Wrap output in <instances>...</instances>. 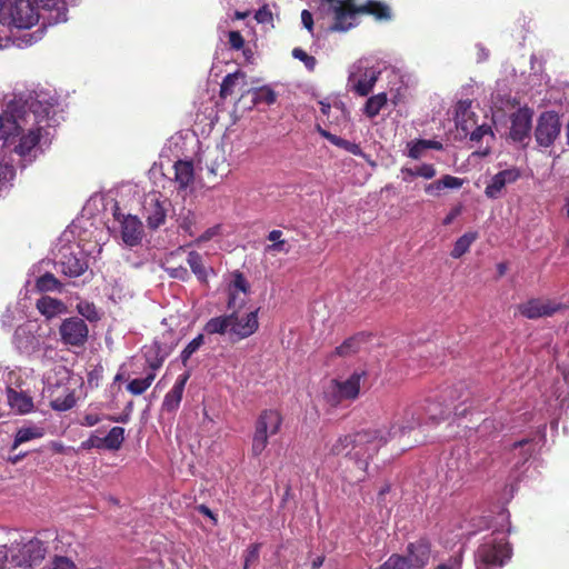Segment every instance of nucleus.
Returning <instances> with one entry per match:
<instances>
[{
    "instance_id": "1",
    "label": "nucleus",
    "mask_w": 569,
    "mask_h": 569,
    "mask_svg": "<svg viewBox=\"0 0 569 569\" xmlns=\"http://www.w3.org/2000/svg\"><path fill=\"white\" fill-rule=\"evenodd\" d=\"M57 100L43 94H30L9 106L10 117L0 116V141L20 136V142H51L57 138Z\"/></svg>"
},
{
    "instance_id": "2",
    "label": "nucleus",
    "mask_w": 569,
    "mask_h": 569,
    "mask_svg": "<svg viewBox=\"0 0 569 569\" xmlns=\"http://www.w3.org/2000/svg\"><path fill=\"white\" fill-rule=\"evenodd\" d=\"M16 0L10 3L6 16L0 18L3 24H12L19 29H29L39 19L46 24H57L67 21L68 4L64 0Z\"/></svg>"
},
{
    "instance_id": "3",
    "label": "nucleus",
    "mask_w": 569,
    "mask_h": 569,
    "mask_svg": "<svg viewBox=\"0 0 569 569\" xmlns=\"http://www.w3.org/2000/svg\"><path fill=\"white\" fill-rule=\"evenodd\" d=\"M319 13L333 14L335 22L330 27L332 31H348L355 26L357 14H372L378 20H391L392 13L389 6L377 0H368L359 9L346 11L342 0H321L318 7Z\"/></svg>"
},
{
    "instance_id": "4",
    "label": "nucleus",
    "mask_w": 569,
    "mask_h": 569,
    "mask_svg": "<svg viewBox=\"0 0 569 569\" xmlns=\"http://www.w3.org/2000/svg\"><path fill=\"white\" fill-rule=\"evenodd\" d=\"M472 408V398L469 387L465 382L443 388L438 401H429L426 412L433 421L443 420L451 412L457 417H466Z\"/></svg>"
},
{
    "instance_id": "5",
    "label": "nucleus",
    "mask_w": 569,
    "mask_h": 569,
    "mask_svg": "<svg viewBox=\"0 0 569 569\" xmlns=\"http://www.w3.org/2000/svg\"><path fill=\"white\" fill-rule=\"evenodd\" d=\"M472 101L470 99L459 100L455 107L456 131L453 140L470 139L471 142H479L486 136L495 138L490 126L478 124L476 113L471 110Z\"/></svg>"
},
{
    "instance_id": "6",
    "label": "nucleus",
    "mask_w": 569,
    "mask_h": 569,
    "mask_svg": "<svg viewBox=\"0 0 569 569\" xmlns=\"http://www.w3.org/2000/svg\"><path fill=\"white\" fill-rule=\"evenodd\" d=\"M351 442L350 460L355 461L362 473H366L369 460L388 442V438L380 430H363L352 433ZM365 475L357 479L361 481Z\"/></svg>"
},
{
    "instance_id": "7",
    "label": "nucleus",
    "mask_w": 569,
    "mask_h": 569,
    "mask_svg": "<svg viewBox=\"0 0 569 569\" xmlns=\"http://www.w3.org/2000/svg\"><path fill=\"white\" fill-rule=\"evenodd\" d=\"M512 557V548L503 533H492L477 548L478 569L503 567Z\"/></svg>"
},
{
    "instance_id": "8",
    "label": "nucleus",
    "mask_w": 569,
    "mask_h": 569,
    "mask_svg": "<svg viewBox=\"0 0 569 569\" xmlns=\"http://www.w3.org/2000/svg\"><path fill=\"white\" fill-rule=\"evenodd\" d=\"M226 147L227 144L199 146L198 163L200 169L207 170V178L212 182L209 188H214L230 172Z\"/></svg>"
},
{
    "instance_id": "9",
    "label": "nucleus",
    "mask_w": 569,
    "mask_h": 569,
    "mask_svg": "<svg viewBox=\"0 0 569 569\" xmlns=\"http://www.w3.org/2000/svg\"><path fill=\"white\" fill-rule=\"evenodd\" d=\"M283 422L282 415L276 409H264L254 422L252 435L251 456L258 458L266 450L269 437L279 433Z\"/></svg>"
},
{
    "instance_id": "10",
    "label": "nucleus",
    "mask_w": 569,
    "mask_h": 569,
    "mask_svg": "<svg viewBox=\"0 0 569 569\" xmlns=\"http://www.w3.org/2000/svg\"><path fill=\"white\" fill-rule=\"evenodd\" d=\"M10 565L14 568L34 569L46 558L47 546L39 538L14 542L9 547Z\"/></svg>"
},
{
    "instance_id": "11",
    "label": "nucleus",
    "mask_w": 569,
    "mask_h": 569,
    "mask_svg": "<svg viewBox=\"0 0 569 569\" xmlns=\"http://www.w3.org/2000/svg\"><path fill=\"white\" fill-rule=\"evenodd\" d=\"M365 372H353L345 381L332 379L323 390V399L330 407H338L342 401H353L360 392Z\"/></svg>"
},
{
    "instance_id": "12",
    "label": "nucleus",
    "mask_w": 569,
    "mask_h": 569,
    "mask_svg": "<svg viewBox=\"0 0 569 569\" xmlns=\"http://www.w3.org/2000/svg\"><path fill=\"white\" fill-rule=\"evenodd\" d=\"M380 76V70L360 60L351 68L348 86L361 97L368 96Z\"/></svg>"
},
{
    "instance_id": "13",
    "label": "nucleus",
    "mask_w": 569,
    "mask_h": 569,
    "mask_svg": "<svg viewBox=\"0 0 569 569\" xmlns=\"http://www.w3.org/2000/svg\"><path fill=\"white\" fill-rule=\"evenodd\" d=\"M59 336L64 346L82 348L88 341L89 328L82 318H66L59 326Z\"/></svg>"
},
{
    "instance_id": "14",
    "label": "nucleus",
    "mask_w": 569,
    "mask_h": 569,
    "mask_svg": "<svg viewBox=\"0 0 569 569\" xmlns=\"http://www.w3.org/2000/svg\"><path fill=\"white\" fill-rule=\"evenodd\" d=\"M171 202L160 193L153 192L146 197L143 203V217L149 229L156 230L164 224Z\"/></svg>"
},
{
    "instance_id": "15",
    "label": "nucleus",
    "mask_w": 569,
    "mask_h": 569,
    "mask_svg": "<svg viewBox=\"0 0 569 569\" xmlns=\"http://www.w3.org/2000/svg\"><path fill=\"white\" fill-rule=\"evenodd\" d=\"M567 306L550 299L532 298L520 303L518 310L521 316L527 319H538L542 317H551L556 312L566 309Z\"/></svg>"
},
{
    "instance_id": "16",
    "label": "nucleus",
    "mask_w": 569,
    "mask_h": 569,
    "mask_svg": "<svg viewBox=\"0 0 569 569\" xmlns=\"http://www.w3.org/2000/svg\"><path fill=\"white\" fill-rule=\"evenodd\" d=\"M420 426V416L417 408L408 406L397 413L393 418V422L388 431V440L393 438H401L406 433L415 430Z\"/></svg>"
},
{
    "instance_id": "17",
    "label": "nucleus",
    "mask_w": 569,
    "mask_h": 569,
    "mask_svg": "<svg viewBox=\"0 0 569 569\" xmlns=\"http://www.w3.org/2000/svg\"><path fill=\"white\" fill-rule=\"evenodd\" d=\"M561 131V123L557 112L545 111L538 118L536 128L537 142H553Z\"/></svg>"
},
{
    "instance_id": "18",
    "label": "nucleus",
    "mask_w": 569,
    "mask_h": 569,
    "mask_svg": "<svg viewBox=\"0 0 569 569\" xmlns=\"http://www.w3.org/2000/svg\"><path fill=\"white\" fill-rule=\"evenodd\" d=\"M533 111L529 108H520L510 117V138L513 141H522L531 131Z\"/></svg>"
},
{
    "instance_id": "19",
    "label": "nucleus",
    "mask_w": 569,
    "mask_h": 569,
    "mask_svg": "<svg viewBox=\"0 0 569 569\" xmlns=\"http://www.w3.org/2000/svg\"><path fill=\"white\" fill-rule=\"evenodd\" d=\"M237 310V317L232 319L230 333L238 337V339H246L252 336L259 328L258 311L259 308L249 311L244 317H240V311Z\"/></svg>"
},
{
    "instance_id": "20",
    "label": "nucleus",
    "mask_w": 569,
    "mask_h": 569,
    "mask_svg": "<svg viewBox=\"0 0 569 569\" xmlns=\"http://www.w3.org/2000/svg\"><path fill=\"white\" fill-rule=\"evenodd\" d=\"M520 177L517 169H506L496 173L485 189V194L489 199H497L508 183L516 182Z\"/></svg>"
},
{
    "instance_id": "21",
    "label": "nucleus",
    "mask_w": 569,
    "mask_h": 569,
    "mask_svg": "<svg viewBox=\"0 0 569 569\" xmlns=\"http://www.w3.org/2000/svg\"><path fill=\"white\" fill-rule=\"evenodd\" d=\"M143 227L136 216H127L121 222V237L126 244L134 247L142 240Z\"/></svg>"
},
{
    "instance_id": "22",
    "label": "nucleus",
    "mask_w": 569,
    "mask_h": 569,
    "mask_svg": "<svg viewBox=\"0 0 569 569\" xmlns=\"http://www.w3.org/2000/svg\"><path fill=\"white\" fill-rule=\"evenodd\" d=\"M189 372H184L177 378L171 390L164 396V399L162 401L163 411L174 412L178 410L180 402L182 400L186 383L189 380Z\"/></svg>"
},
{
    "instance_id": "23",
    "label": "nucleus",
    "mask_w": 569,
    "mask_h": 569,
    "mask_svg": "<svg viewBox=\"0 0 569 569\" xmlns=\"http://www.w3.org/2000/svg\"><path fill=\"white\" fill-rule=\"evenodd\" d=\"M250 291V284L244 278V276L236 271L233 273V280L229 286V297H228V309H242L244 307V300L237 301V293H242V296H247Z\"/></svg>"
},
{
    "instance_id": "24",
    "label": "nucleus",
    "mask_w": 569,
    "mask_h": 569,
    "mask_svg": "<svg viewBox=\"0 0 569 569\" xmlns=\"http://www.w3.org/2000/svg\"><path fill=\"white\" fill-rule=\"evenodd\" d=\"M36 308L47 320H51L67 312L66 303L50 296H42L38 299Z\"/></svg>"
},
{
    "instance_id": "25",
    "label": "nucleus",
    "mask_w": 569,
    "mask_h": 569,
    "mask_svg": "<svg viewBox=\"0 0 569 569\" xmlns=\"http://www.w3.org/2000/svg\"><path fill=\"white\" fill-rule=\"evenodd\" d=\"M406 557L409 559L412 569L423 568L430 558L429 545L422 540L409 543L408 556Z\"/></svg>"
},
{
    "instance_id": "26",
    "label": "nucleus",
    "mask_w": 569,
    "mask_h": 569,
    "mask_svg": "<svg viewBox=\"0 0 569 569\" xmlns=\"http://www.w3.org/2000/svg\"><path fill=\"white\" fill-rule=\"evenodd\" d=\"M369 340V335L365 332H358L352 337L347 338L340 346L336 347L332 351V356L336 357H350L360 351L361 346Z\"/></svg>"
},
{
    "instance_id": "27",
    "label": "nucleus",
    "mask_w": 569,
    "mask_h": 569,
    "mask_svg": "<svg viewBox=\"0 0 569 569\" xmlns=\"http://www.w3.org/2000/svg\"><path fill=\"white\" fill-rule=\"evenodd\" d=\"M174 182L179 191L186 190L194 179L193 164L191 161L179 160L174 163Z\"/></svg>"
},
{
    "instance_id": "28",
    "label": "nucleus",
    "mask_w": 569,
    "mask_h": 569,
    "mask_svg": "<svg viewBox=\"0 0 569 569\" xmlns=\"http://www.w3.org/2000/svg\"><path fill=\"white\" fill-rule=\"evenodd\" d=\"M60 264L61 271L72 278L82 276L88 269L87 262L71 252L62 256Z\"/></svg>"
},
{
    "instance_id": "29",
    "label": "nucleus",
    "mask_w": 569,
    "mask_h": 569,
    "mask_svg": "<svg viewBox=\"0 0 569 569\" xmlns=\"http://www.w3.org/2000/svg\"><path fill=\"white\" fill-rule=\"evenodd\" d=\"M7 393L10 407L20 415H26L33 410V400L28 393L16 391L12 388H8Z\"/></svg>"
},
{
    "instance_id": "30",
    "label": "nucleus",
    "mask_w": 569,
    "mask_h": 569,
    "mask_svg": "<svg viewBox=\"0 0 569 569\" xmlns=\"http://www.w3.org/2000/svg\"><path fill=\"white\" fill-rule=\"evenodd\" d=\"M231 313L228 316H220L211 318L206 325H204V331L209 335H223L227 332L228 329L231 328L232 319L237 317V310L238 309H230Z\"/></svg>"
},
{
    "instance_id": "31",
    "label": "nucleus",
    "mask_w": 569,
    "mask_h": 569,
    "mask_svg": "<svg viewBox=\"0 0 569 569\" xmlns=\"http://www.w3.org/2000/svg\"><path fill=\"white\" fill-rule=\"evenodd\" d=\"M168 353L158 341H153L149 347H146L144 357L149 368L152 370L151 372L162 367Z\"/></svg>"
},
{
    "instance_id": "32",
    "label": "nucleus",
    "mask_w": 569,
    "mask_h": 569,
    "mask_svg": "<svg viewBox=\"0 0 569 569\" xmlns=\"http://www.w3.org/2000/svg\"><path fill=\"white\" fill-rule=\"evenodd\" d=\"M44 436V429L38 426L23 427L18 429L14 440L11 447V450H16L20 445L33 440L39 439Z\"/></svg>"
},
{
    "instance_id": "33",
    "label": "nucleus",
    "mask_w": 569,
    "mask_h": 569,
    "mask_svg": "<svg viewBox=\"0 0 569 569\" xmlns=\"http://www.w3.org/2000/svg\"><path fill=\"white\" fill-rule=\"evenodd\" d=\"M187 262L191 271L196 274L200 282H208V273L203 263L202 256L197 251H190L188 253Z\"/></svg>"
},
{
    "instance_id": "34",
    "label": "nucleus",
    "mask_w": 569,
    "mask_h": 569,
    "mask_svg": "<svg viewBox=\"0 0 569 569\" xmlns=\"http://www.w3.org/2000/svg\"><path fill=\"white\" fill-rule=\"evenodd\" d=\"M477 232H466L460 238H458L453 244V249L450 252V256L455 259L462 257L467 253L471 247V244L477 240Z\"/></svg>"
},
{
    "instance_id": "35",
    "label": "nucleus",
    "mask_w": 569,
    "mask_h": 569,
    "mask_svg": "<svg viewBox=\"0 0 569 569\" xmlns=\"http://www.w3.org/2000/svg\"><path fill=\"white\" fill-rule=\"evenodd\" d=\"M103 449L119 450L124 441V428L113 427L108 435L102 438Z\"/></svg>"
},
{
    "instance_id": "36",
    "label": "nucleus",
    "mask_w": 569,
    "mask_h": 569,
    "mask_svg": "<svg viewBox=\"0 0 569 569\" xmlns=\"http://www.w3.org/2000/svg\"><path fill=\"white\" fill-rule=\"evenodd\" d=\"M154 378H156V373L149 372L144 378L132 379L127 385V390L134 396H140L151 386Z\"/></svg>"
},
{
    "instance_id": "37",
    "label": "nucleus",
    "mask_w": 569,
    "mask_h": 569,
    "mask_svg": "<svg viewBox=\"0 0 569 569\" xmlns=\"http://www.w3.org/2000/svg\"><path fill=\"white\" fill-rule=\"evenodd\" d=\"M387 103V94L386 93H379L376 96L370 97L366 104H365V113L372 118L377 116L381 108Z\"/></svg>"
},
{
    "instance_id": "38",
    "label": "nucleus",
    "mask_w": 569,
    "mask_h": 569,
    "mask_svg": "<svg viewBox=\"0 0 569 569\" xmlns=\"http://www.w3.org/2000/svg\"><path fill=\"white\" fill-rule=\"evenodd\" d=\"M351 447V435H346L336 440L330 448V453L333 456H345L350 459Z\"/></svg>"
},
{
    "instance_id": "39",
    "label": "nucleus",
    "mask_w": 569,
    "mask_h": 569,
    "mask_svg": "<svg viewBox=\"0 0 569 569\" xmlns=\"http://www.w3.org/2000/svg\"><path fill=\"white\" fill-rule=\"evenodd\" d=\"M60 281L50 272H46L36 281V288L40 292L54 291L60 288Z\"/></svg>"
},
{
    "instance_id": "40",
    "label": "nucleus",
    "mask_w": 569,
    "mask_h": 569,
    "mask_svg": "<svg viewBox=\"0 0 569 569\" xmlns=\"http://www.w3.org/2000/svg\"><path fill=\"white\" fill-rule=\"evenodd\" d=\"M240 78L243 79L244 73L239 70L233 73L227 74L223 78L222 83L220 86V97L226 99L228 96L232 94L233 88Z\"/></svg>"
},
{
    "instance_id": "41",
    "label": "nucleus",
    "mask_w": 569,
    "mask_h": 569,
    "mask_svg": "<svg viewBox=\"0 0 569 569\" xmlns=\"http://www.w3.org/2000/svg\"><path fill=\"white\" fill-rule=\"evenodd\" d=\"M77 311L90 322H97L100 320L99 311L93 302L80 301L77 305Z\"/></svg>"
},
{
    "instance_id": "42",
    "label": "nucleus",
    "mask_w": 569,
    "mask_h": 569,
    "mask_svg": "<svg viewBox=\"0 0 569 569\" xmlns=\"http://www.w3.org/2000/svg\"><path fill=\"white\" fill-rule=\"evenodd\" d=\"M402 173L408 174L409 177H422L425 179H431L436 176V169L432 164L423 163L416 168H402Z\"/></svg>"
},
{
    "instance_id": "43",
    "label": "nucleus",
    "mask_w": 569,
    "mask_h": 569,
    "mask_svg": "<svg viewBox=\"0 0 569 569\" xmlns=\"http://www.w3.org/2000/svg\"><path fill=\"white\" fill-rule=\"evenodd\" d=\"M379 569H412L406 556L391 555Z\"/></svg>"
},
{
    "instance_id": "44",
    "label": "nucleus",
    "mask_w": 569,
    "mask_h": 569,
    "mask_svg": "<svg viewBox=\"0 0 569 569\" xmlns=\"http://www.w3.org/2000/svg\"><path fill=\"white\" fill-rule=\"evenodd\" d=\"M203 342L204 337L203 335L200 333L186 346V348L181 351L180 355L183 366H187L188 360L203 345Z\"/></svg>"
},
{
    "instance_id": "45",
    "label": "nucleus",
    "mask_w": 569,
    "mask_h": 569,
    "mask_svg": "<svg viewBox=\"0 0 569 569\" xmlns=\"http://www.w3.org/2000/svg\"><path fill=\"white\" fill-rule=\"evenodd\" d=\"M277 94L269 87H262L254 91L253 101L256 103L263 102L266 104H272L276 102Z\"/></svg>"
},
{
    "instance_id": "46",
    "label": "nucleus",
    "mask_w": 569,
    "mask_h": 569,
    "mask_svg": "<svg viewBox=\"0 0 569 569\" xmlns=\"http://www.w3.org/2000/svg\"><path fill=\"white\" fill-rule=\"evenodd\" d=\"M76 405V398L73 393L69 392L64 397H57L51 401L52 409L57 411H67Z\"/></svg>"
},
{
    "instance_id": "47",
    "label": "nucleus",
    "mask_w": 569,
    "mask_h": 569,
    "mask_svg": "<svg viewBox=\"0 0 569 569\" xmlns=\"http://www.w3.org/2000/svg\"><path fill=\"white\" fill-rule=\"evenodd\" d=\"M292 57L303 62L305 67L309 71H313L317 64V60L315 57L309 56L305 50L301 48H295L292 50Z\"/></svg>"
},
{
    "instance_id": "48",
    "label": "nucleus",
    "mask_w": 569,
    "mask_h": 569,
    "mask_svg": "<svg viewBox=\"0 0 569 569\" xmlns=\"http://www.w3.org/2000/svg\"><path fill=\"white\" fill-rule=\"evenodd\" d=\"M50 569H78L76 563L64 556H54Z\"/></svg>"
},
{
    "instance_id": "49",
    "label": "nucleus",
    "mask_w": 569,
    "mask_h": 569,
    "mask_svg": "<svg viewBox=\"0 0 569 569\" xmlns=\"http://www.w3.org/2000/svg\"><path fill=\"white\" fill-rule=\"evenodd\" d=\"M443 144H412L409 149L408 156L412 159H419L425 149L441 150Z\"/></svg>"
},
{
    "instance_id": "50",
    "label": "nucleus",
    "mask_w": 569,
    "mask_h": 569,
    "mask_svg": "<svg viewBox=\"0 0 569 569\" xmlns=\"http://www.w3.org/2000/svg\"><path fill=\"white\" fill-rule=\"evenodd\" d=\"M439 181L443 189L445 188L458 189L463 184L462 179H460L458 177L450 176V174L443 176L441 179H439Z\"/></svg>"
},
{
    "instance_id": "51",
    "label": "nucleus",
    "mask_w": 569,
    "mask_h": 569,
    "mask_svg": "<svg viewBox=\"0 0 569 569\" xmlns=\"http://www.w3.org/2000/svg\"><path fill=\"white\" fill-rule=\"evenodd\" d=\"M80 448L83 450H90L92 448L102 449L103 441L102 438L91 435L87 440L82 441Z\"/></svg>"
},
{
    "instance_id": "52",
    "label": "nucleus",
    "mask_w": 569,
    "mask_h": 569,
    "mask_svg": "<svg viewBox=\"0 0 569 569\" xmlns=\"http://www.w3.org/2000/svg\"><path fill=\"white\" fill-rule=\"evenodd\" d=\"M229 44L232 49L239 50L243 47L244 40L239 31H230L228 34Z\"/></svg>"
},
{
    "instance_id": "53",
    "label": "nucleus",
    "mask_w": 569,
    "mask_h": 569,
    "mask_svg": "<svg viewBox=\"0 0 569 569\" xmlns=\"http://www.w3.org/2000/svg\"><path fill=\"white\" fill-rule=\"evenodd\" d=\"M254 18L259 23H269L272 21V13L268 6H263L256 12Z\"/></svg>"
},
{
    "instance_id": "54",
    "label": "nucleus",
    "mask_w": 569,
    "mask_h": 569,
    "mask_svg": "<svg viewBox=\"0 0 569 569\" xmlns=\"http://www.w3.org/2000/svg\"><path fill=\"white\" fill-rule=\"evenodd\" d=\"M102 420L101 416L98 413L89 412L86 413L80 420V425L84 427H93L98 425Z\"/></svg>"
},
{
    "instance_id": "55",
    "label": "nucleus",
    "mask_w": 569,
    "mask_h": 569,
    "mask_svg": "<svg viewBox=\"0 0 569 569\" xmlns=\"http://www.w3.org/2000/svg\"><path fill=\"white\" fill-rule=\"evenodd\" d=\"M259 559V545H252L246 556L244 567L243 569H248L251 562H254Z\"/></svg>"
},
{
    "instance_id": "56",
    "label": "nucleus",
    "mask_w": 569,
    "mask_h": 569,
    "mask_svg": "<svg viewBox=\"0 0 569 569\" xmlns=\"http://www.w3.org/2000/svg\"><path fill=\"white\" fill-rule=\"evenodd\" d=\"M286 246H287V241L283 239L281 241L268 244L266 247V251H268V252H283V253H288L289 252V248H287Z\"/></svg>"
},
{
    "instance_id": "57",
    "label": "nucleus",
    "mask_w": 569,
    "mask_h": 569,
    "mask_svg": "<svg viewBox=\"0 0 569 569\" xmlns=\"http://www.w3.org/2000/svg\"><path fill=\"white\" fill-rule=\"evenodd\" d=\"M169 273L172 278L181 281H187L189 279V272L184 267L172 268L169 270Z\"/></svg>"
},
{
    "instance_id": "58",
    "label": "nucleus",
    "mask_w": 569,
    "mask_h": 569,
    "mask_svg": "<svg viewBox=\"0 0 569 569\" xmlns=\"http://www.w3.org/2000/svg\"><path fill=\"white\" fill-rule=\"evenodd\" d=\"M462 212V206L461 204H458L456 206L455 208H452L450 210V212L446 216V218L443 219L442 223L445 226H449L452 223V221L458 217L460 216Z\"/></svg>"
},
{
    "instance_id": "59",
    "label": "nucleus",
    "mask_w": 569,
    "mask_h": 569,
    "mask_svg": "<svg viewBox=\"0 0 569 569\" xmlns=\"http://www.w3.org/2000/svg\"><path fill=\"white\" fill-rule=\"evenodd\" d=\"M8 562L10 563V550L2 545L0 546V569H6Z\"/></svg>"
},
{
    "instance_id": "60",
    "label": "nucleus",
    "mask_w": 569,
    "mask_h": 569,
    "mask_svg": "<svg viewBox=\"0 0 569 569\" xmlns=\"http://www.w3.org/2000/svg\"><path fill=\"white\" fill-rule=\"evenodd\" d=\"M301 22H302L303 27L308 31H312V29H313V18H312V14H311L310 11L302 10V12H301Z\"/></svg>"
},
{
    "instance_id": "61",
    "label": "nucleus",
    "mask_w": 569,
    "mask_h": 569,
    "mask_svg": "<svg viewBox=\"0 0 569 569\" xmlns=\"http://www.w3.org/2000/svg\"><path fill=\"white\" fill-rule=\"evenodd\" d=\"M443 188L441 187L440 184V181L437 180L432 183H429L426 186L425 188V191L428 193V194H432V196H438L439 192L442 190Z\"/></svg>"
},
{
    "instance_id": "62",
    "label": "nucleus",
    "mask_w": 569,
    "mask_h": 569,
    "mask_svg": "<svg viewBox=\"0 0 569 569\" xmlns=\"http://www.w3.org/2000/svg\"><path fill=\"white\" fill-rule=\"evenodd\" d=\"M218 232V227L207 229L198 239V242H206L213 238Z\"/></svg>"
},
{
    "instance_id": "63",
    "label": "nucleus",
    "mask_w": 569,
    "mask_h": 569,
    "mask_svg": "<svg viewBox=\"0 0 569 569\" xmlns=\"http://www.w3.org/2000/svg\"><path fill=\"white\" fill-rule=\"evenodd\" d=\"M37 144H14L13 152H16L19 156H24L26 153L30 152L32 147H36Z\"/></svg>"
},
{
    "instance_id": "64",
    "label": "nucleus",
    "mask_w": 569,
    "mask_h": 569,
    "mask_svg": "<svg viewBox=\"0 0 569 569\" xmlns=\"http://www.w3.org/2000/svg\"><path fill=\"white\" fill-rule=\"evenodd\" d=\"M267 240L272 242V243L283 240L282 239V231L281 230H277V229L271 230L267 234Z\"/></svg>"
}]
</instances>
